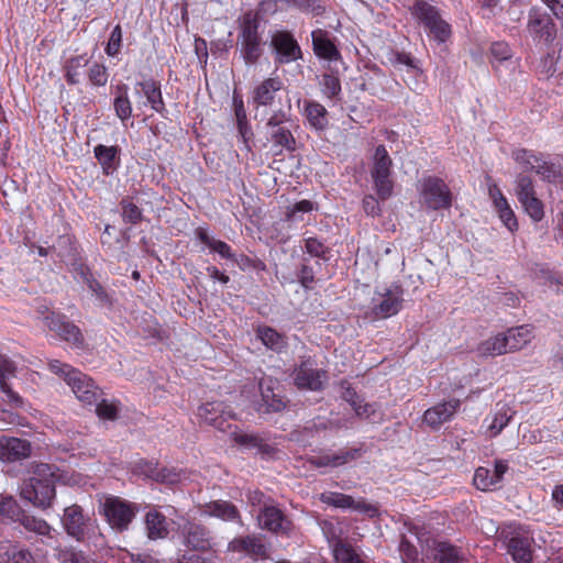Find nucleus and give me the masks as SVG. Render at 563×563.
Returning a JSON list of instances; mask_svg holds the SVG:
<instances>
[{
  "mask_svg": "<svg viewBox=\"0 0 563 563\" xmlns=\"http://www.w3.org/2000/svg\"><path fill=\"white\" fill-rule=\"evenodd\" d=\"M236 23L240 55L246 65H256L264 55L266 46L262 15L250 9L238 18Z\"/></svg>",
  "mask_w": 563,
  "mask_h": 563,
  "instance_id": "f257e3e1",
  "label": "nucleus"
},
{
  "mask_svg": "<svg viewBox=\"0 0 563 563\" xmlns=\"http://www.w3.org/2000/svg\"><path fill=\"white\" fill-rule=\"evenodd\" d=\"M294 123L291 115V106L287 109H278L268 117L266 126V139L271 143V150L274 156H279L284 152L292 153L297 150V141L292 133Z\"/></svg>",
  "mask_w": 563,
  "mask_h": 563,
  "instance_id": "f03ea898",
  "label": "nucleus"
},
{
  "mask_svg": "<svg viewBox=\"0 0 563 563\" xmlns=\"http://www.w3.org/2000/svg\"><path fill=\"white\" fill-rule=\"evenodd\" d=\"M412 16L423 25L427 35L438 45L446 43L452 35L451 25L442 18L440 10L424 0H416L410 8Z\"/></svg>",
  "mask_w": 563,
  "mask_h": 563,
  "instance_id": "7ed1b4c3",
  "label": "nucleus"
},
{
  "mask_svg": "<svg viewBox=\"0 0 563 563\" xmlns=\"http://www.w3.org/2000/svg\"><path fill=\"white\" fill-rule=\"evenodd\" d=\"M501 534L507 552L515 563H532L534 539L528 527L519 523L509 525Z\"/></svg>",
  "mask_w": 563,
  "mask_h": 563,
  "instance_id": "20e7f679",
  "label": "nucleus"
},
{
  "mask_svg": "<svg viewBox=\"0 0 563 563\" xmlns=\"http://www.w3.org/2000/svg\"><path fill=\"white\" fill-rule=\"evenodd\" d=\"M393 161L385 147L380 144L376 146L373 156V166L371 169V176L374 184V189L377 194L378 199L385 201L389 199L394 190V181L391 176Z\"/></svg>",
  "mask_w": 563,
  "mask_h": 563,
  "instance_id": "39448f33",
  "label": "nucleus"
},
{
  "mask_svg": "<svg viewBox=\"0 0 563 563\" xmlns=\"http://www.w3.org/2000/svg\"><path fill=\"white\" fill-rule=\"evenodd\" d=\"M423 205L430 210L449 209L453 195L445 181L437 176H426L419 181Z\"/></svg>",
  "mask_w": 563,
  "mask_h": 563,
  "instance_id": "423d86ee",
  "label": "nucleus"
},
{
  "mask_svg": "<svg viewBox=\"0 0 563 563\" xmlns=\"http://www.w3.org/2000/svg\"><path fill=\"white\" fill-rule=\"evenodd\" d=\"M20 495L34 507L47 509L56 495L54 481L32 476L22 483Z\"/></svg>",
  "mask_w": 563,
  "mask_h": 563,
  "instance_id": "0eeeda50",
  "label": "nucleus"
},
{
  "mask_svg": "<svg viewBox=\"0 0 563 563\" xmlns=\"http://www.w3.org/2000/svg\"><path fill=\"white\" fill-rule=\"evenodd\" d=\"M139 508L135 504L117 496L106 498L103 515L112 529L122 532L134 519Z\"/></svg>",
  "mask_w": 563,
  "mask_h": 563,
  "instance_id": "6e6552de",
  "label": "nucleus"
},
{
  "mask_svg": "<svg viewBox=\"0 0 563 563\" xmlns=\"http://www.w3.org/2000/svg\"><path fill=\"white\" fill-rule=\"evenodd\" d=\"M44 323L49 331L74 349L82 350L85 347V336L80 328L69 321L66 314L51 311L45 316Z\"/></svg>",
  "mask_w": 563,
  "mask_h": 563,
  "instance_id": "1a4fd4ad",
  "label": "nucleus"
},
{
  "mask_svg": "<svg viewBox=\"0 0 563 563\" xmlns=\"http://www.w3.org/2000/svg\"><path fill=\"white\" fill-rule=\"evenodd\" d=\"M328 378L327 371L319 369L313 357L301 358L294 369V383L299 389L319 391Z\"/></svg>",
  "mask_w": 563,
  "mask_h": 563,
  "instance_id": "9d476101",
  "label": "nucleus"
},
{
  "mask_svg": "<svg viewBox=\"0 0 563 563\" xmlns=\"http://www.w3.org/2000/svg\"><path fill=\"white\" fill-rule=\"evenodd\" d=\"M271 46L274 52V60L277 65L289 64L302 58L300 45L294 34L287 30L273 33Z\"/></svg>",
  "mask_w": 563,
  "mask_h": 563,
  "instance_id": "9b49d317",
  "label": "nucleus"
},
{
  "mask_svg": "<svg viewBox=\"0 0 563 563\" xmlns=\"http://www.w3.org/2000/svg\"><path fill=\"white\" fill-rule=\"evenodd\" d=\"M198 417L205 423L220 431L231 428V420H235V413L222 401H209L198 408Z\"/></svg>",
  "mask_w": 563,
  "mask_h": 563,
  "instance_id": "f8f14e48",
  "label": "nucleus"
},
{
  "mask_svg": "<svg viewBox=\"0 0 563 563\" xmlns=\"http://www.w3.org/2000/svg\"><path fill=\"white\" fill-rule=\"evenodd\" d=\"M278 385V382L271 377H264L260 380L261 401L256 406L258 413L280 412L286 408L287 400L285 396L276 391Z\"/></svg>",
  "mask_w": 563,
  "mask_h": 563,
  "instance_id": "ddd939ff",
  "label": "nucleus"
},
{
  "mask_svg": "<svg viewBox=\"0 0 563 563\" xmlns=\"http://www.w3.org/2000/svg\"><path fill=\"white\" fill-rule=\"evenodd\" d=\"M258 523L276 536L290 537L294 530L292 521L276 506H264L258 514Z\"/></svg>",
  "mask_w": 563,
  "mask_h": 563,
  "instance_id": "4468645a",
  "label": "nucleus"
},
{
  "mask_svg": "<svg viewBox=\"0 0 563 563\" xmlns=\"http://www.w3.org/2000/svg\"><path fill=\"white\" fill-rule=\"evenodd\" d=\"M66 384L71 388L77 399L86 406L95 405L103 394L93 379L79 369L70 374Z\"/></svg>",
  "mask_w": 563,
  "mask_h": 563,
  "instance_id": "2eb2a0df",
  "label": "nucleus"
},
{
  "mask_svg": "<svg viewBox=\"0 0 563 563\" xmlns=\"http://www.w3.org/2000/svg\"><path fill=\"white\" fill-rule=\"evenodd\" d=\"M380 296V300L372 307L373 314L378 319H387L396 316L402 308L404 303V289L400 285H394L390 288L384 289L383 292L376 291Z\"/></svg>",
  "mask_w": 563,
  "mask_h": 563,
  "instance_id": "dca6fc26",
  "label": "nucleus"
},
{
  "mask_svg": "<svg viewBox=\"0 0 563 563\" xmlns=\"http://www.w3.org/2000/svg\"><path fill=\"white\" fill-rule=\"evenodd\" d=\"M428 558L431 563H470L466 550L449 540H433Z\"/></svg>",
  "mask_w": 563,
  "mask_h": 563,
  "instance_id": "f3484780",
  "label": "nucleus"
},
{
  "mask_svg": "<svg viewBox=\"0 0 563 563\" xmlns=\"http://www.w3.org/2000/svg\"><path fill=\"white\" fill-rule=\"evenodd\" d=\"M527 31L533 41L539 42H552L556 35V26L552 18L538 9L529 11Z\"/></svg>",
  "mask_w": 563,
  "mask_h": 563,
  "instance_id": "a211bd4d",
  "label": "nucleus"
},
{
  "mask_svg": "<svg viewBox=\"0 0 563 563\" xmlns=\"http://www.w3.org/2000/svg\"><path fill=\"white\" fill-rule=\"evenodd\" d=\"M184 543L192 551H214V539L208 527L202 523L187 522L183 527Z\"/></svg>",
  "mask_w": 563,
  "mask_h": 563,
  "instance_id": "6ab92c4d",
  "label": "nucleus"
},
{
  "mask_svg": "<svg viewBox=\"0 0 563 563\" xmlns=\"http://www.w3.org/2000/svg\"><path fill=\"white\" fill-rule=\"evenodd\" d=\"M90 521V517L85 515L82 508L78 505H71L64 509V516L62 518L63 527L66 533L76 541L80 542L85 540Z\"/></svg>",
  "mask_w": 563,
  "mask_h": 563,
  "instance_id": "aec40b11",
  "label": "nucleus"
},
{
  "mask_svg": "<svg viewBox=\"0 0 563 563\" xmlns=\"http://www.w3.org/2000/svg\"><path fill=\"white\" fill-rule=\"evenodd\" d=\"M227 550L228 552L245 554L255 561L266 560L269 556L267 545L256 534L233 538L228 543Z\"/></svg>",
  "mask_w": 563,
  "mask_h": 563,
  "instance_id": "412c9836",
  "label": "nucleus"
},
{
  "mask_svg": "<svg viewBox=\"0 0 563 563\" xmlns=\"http://www.w3.org/2000/svg\"><path fill=\"white\" fill-rule=\"evenodd\" d=\"M319 499L328 506L341 509L358 510L361 512L368 514L369 516H375L378 511L376 506L367 504L365 499L361 498L355 500L352 496L343 493L324 492L320 495Z\"/></svg>",
  "mask_w": 563,
  "mask_h": 563,
  "instance_id": "4be33fe9",
  "label": "nucleus"
},
{
  "mask_svg": "<svg viewBox=\"0 0 563 563\" xmlns=\"http://www.w3.org/2000/svg\"><path fill=\"white\" fill-rule=\"evenodd\" d=\"M283 87V80L278 76L263 79L252 90V103L256 109L260 107H273L276 96Z\"/></svg>",
  "mask_w": 563,
  "mask_h": 563,
  "instance_id": "5701e85b",
  "label": "nucleus"
},
{
  "mask_svg": "<svg viewBox=\"0 0 563 563\" xmlns=\"http://www.w3.org/2000/svg\"><path fill=\"white\" fill-rule=\"evenodd\" d=\"M514 161L527 170H534L544 178L554 176L553 165L545 162L543 157L533 151L527 148H517L512 151Z\"/></svg>",
  "mask_w": 563,
  "mask_h": 563,
  "instance_id": "b1692460",
  "label": "nucleus"
},
{
  "mask_svg": "<svg viewBox=\"0 0 563 563\" xmlns=\"http://www.w3.org/2000/svg\"><path fill=\"white\" fill-rule=\"evenodd\" d=\"M460 407L461 401L456 398L437 404L424 411L423 422L431 429L438 430L444 422L450 421L454 417Z\"/></svg>",
  "mask_w": 563,
  "mask_h": 563,
  "instance_id": "393cba45",
  "label": "nucleus"
},
{
  "mask_svg": "<svg viewBox=\"0 0 563 563\" xmlns=\"http://www.w3.org/2000/svg\"><path fill=\"white\" fill-rule=\"evenodd\" d=\"M31 443L25 439L1 435L0 437V461L16 462L29 457Z\"/></svg>",
  "mask_w": 563,
  "mask_h": 563,
  "instance_id": "a878e982",
  "label": "nucleus"
},
{
  "mask_svg": "<svg viewBox=\"0 0 563 563\" xmlns=\"http://www.w3.org/2000/svg\"><path fill=\"white\" fill-rule=\"evenodd\" d=\"M201 515L242 525V516L239 508L229 500L217 499L206 503L201 506Z\"/></svg>",
  "mask_w": 563,
  "mask_h": 563,
  "instance_id": "bb28decb",
  "label": "nucleus"
},
{
  "mask_svg": "<svg viewBox=\"0 0 563 563\" xmlns=\"http://www.w3.org/2000/svg\"><path fill=\"white\" fill-rule=\"evenodd\" d=\"M302 115L308 126L316 132H323L329 126V112L325 107L316 100H303Z\"/></svg>",
  "mask_w": 563,
  "mask_h": 563,
  "instance_id": "cd10ccee",
  "label": "nucleus"
},
{
  "mask_svg": "<svg viewBox=\"0 0 563 563\" xmlns=\"http://www.w3.org/2000/svg\"><path fill=\"white\" fill-rule=\"evenodd\" d=\"M20 525L30 532H33L40 537L45 538L43 541L46 545H52L53 542H56L55 529L43 518L35 517L29 514H22L19 519Z\"/></svg>",
  "mask_w": 563,
  "mask_h": 563,
  "instance_id": "c85d7f7f",
  "label": "nucleus"
},
{
  "mask_svg": "<svg viewBox=\"0 0 563 563\" xmlns=\"http://www.w3.org/2000/svg\"><path fill=\"white\" fill-rule=\"evenodd\" d=\"M232 440L241 446L246 449H255L262 455H272L275 453V448L267 443L266 440L257 433L234 431L232 432Z\"/></svg>",
  "mask_w": 563,
  "mask_h": 563,
  "instance_id": "c756f323",
  "label": "nucleus"
},
{
  "mask_svg": "<svg viewBox=\"0 0 563 563\" xmlns=\"http://www.w3.org/2000/svg\"><path fill=\"white\" fill-rule=\"evenodd\" d=\"M515 411L506 404L496 406V410L487 416L484 423H487V432L490 438H495L509 424Z\"/></svg>",
  "mask_w": 563,
  "mask_h": 563,
  "instance_id": "7c9ffc66",
  "label": "nucleus"
},
{
  "mask_svg": "<svg viewBox=\"0 0 563 563\" xmlns=\"http://www.w3.org/2000/svg\"><path fill=\"white\" fill-rule=\"evenodd\" d=\"M507 340V353L519 351L531 342L533 338V328L529 324L508 329L503 333Z\"/></svg>",
  "mask_w": 563,
  "mask_h": 563,
  "instance_id": "2f4dec72",
  "label": "nucleus"
},
{
  "mask_svg": "<svg viewBox=\"0 0 563 563\" xmlns=\"http://www.w3.org/2000/svg\"><path fill=\"white\" fill-rule=\"evenodd\" d=\"M137 86L141 87L147 102L155 112L162 114L166 111V104L163 99L159 81L150 78L147 80L139 82Z\"/></svg>",
  "mask_w": 563,
  "mask_h": 563,
  "instance_id": "473e14b6",
  "label": "nucleus"
},
{
  "mask_svg": "<svg viewBox=\"0 0 563 563\" xmlns=\"http://www.w3.org/2000/svg\"><path fill=\"white\" fill-rule=\"evenodd\" d=\"M119 152L120 150L118 146H107L99 144L95 147V157L101 165L104 175H110L118 168L120 163Z\"/></svg>",
  "mask_w": 563,
  "mask_h": 563,
  "instance_id": "72a5a7b5",
  "label": "nucleus"
},
{
  "mask_svg": "<svg viewBox=\"0 0 563 563\" xmlns=\"http://www.w3.org/2000/svg\"><path fill=\"white\" fill-rule=\"evenodd\" d=\"M195 235L211 252L218 253L222 258L234 260L232 247L227 242L212 238L206 228L198 227L195 230Z\"/></svg>",
  "mask_w": 563,
  "mask_h": 563,
  "instance_id": "f704fd0d",
  "label": "nucleus"
},
{
  "mask_svg": "<svg viewBox=\"0 0 563 563\" xmlns=\"http://www.w3.org/2000/svg\"><path fill=\"white\" fill-rule=\"evenodd\" d=\"M113 109L115 115L125 122L132 117V102L129 97V87L125 84H119L114 89Z\"/></svg>",
  "mask_w": 563,
  "mask_h": 563,
  "instance_id": "c9c22d12",
  "label": "nucleus"
},
{
  "mask_svg": "<svg viewBox=\"0 0 563 563\" xmlns=\"http://www.w3.org/2000/svg\"><path fill=\"white\" fill-rule=\"evenodd\" d=\"M256 335L267 349L277 353H280L287 347V338L271 327H258Z\"/></svg>",
  "mask_w": 563,
  "mask_h": 563,
  "instance_id": "e433bc0d",
  "label": "nucleus"
},
{
  "mask_svg": "<svg viewBox=\"0 0 563 563\" xmlns=\"http://www.w3.org/2000/svg\"><path fill=\"white\" fill-rule=\"evenodd\" d=\"M147 536L152 540L165 538L168 534L166 517L157 510L148 511L145 516Z\"/></svg>",
  "mask_w": 563,
  "mask_h": 563,
  "instance_id": "4c0bfd02",
  "label": "nucleus"
},
{
  "mask_svg": "<svg viewBox=\"0 0 563 563\" xmlns=\"http://www.w3.org/2000/svg\"><path fill=\"white\" fill-rule=\"evenodd\" d=\"M89 59L86 55H76L68 58L64 66V77L68 85H78L82 75V69L88 65Z\"/></svg>",
  "mask_w": 563,
  "mask_h": 563,
  "instance_id": "58836bf2",
  "label": "nucleus"
},
{
  "mask_svg": "<svg viewBox=\"0 0 563 563\" xmlns=\"http://www.w3.org/2000/svg\"><path fill=\"white\" fill-rule=\"evenodd\" d=\"M476 352L483 357L503 355L507 353V340L504 339L503 333H498L482 341L477 345Z\"/></svg>",
  "mask_w": 563,
  "mask_h": 563,
  "instance_id": "ea45409f",
  "label": "nucleus"
},
{
  "mask_svg": "<svg viewBox=\"0 0 563 563\" xmlns=\"http://www.w3.org/2000/svg\"><path fill=\"white\" fill-rule=\"evenodd\" d=\"M82 282L87 285L89 290L96 296L100 303L111 306V298L102 287V285L93 277L88 266L80 264L79 272Z\"/></svg>",
  "mask_w": 563,
  "mask_h": 563,
  "instance_id": "a19ab883",
  "label": "nucleus"
},
{
  "mask_svg": "<svg viewBox=\"0 0 563 563\" xmlns=\"http://www.w3.org/2000/svg\"><path fill=\"white\" fill-rule=\"evenodd\" d=\"M0 563H35V560L29 549L16 543H8L4 551L0 553Z\"/></svg>",
  "mask_w": 563,
  "mask_h": 563,
  "instance_id": "79ce46f5",
  "label": "nucleus"
},
{
  "mask_svg": "<svg viewBox=\"0 0 563 563\" xmlns=\"http://www.w3.org/2000/svg\"><path fill=\"white\" fill-rule=\"evenodd\" d=\"M312 44L316 55L321 58L336 60L341 56L334 43L322 33L319 35L312 33Z\"/></svg>",
  "mask_w": 563,
  "mask_h": 563,
  "instance_id": "37998d69",
  "label": "nucleus"
},
{
  "mask_svg": "<svg viewBox=\"0 0 563 563\" xmlns=\"http://www.w3.org/2000/svg\"><path fill=\"white\" fill-rule=\"evenodd\" d=\"M53 250L57 251V256L64 262L75 261L79 255L76 240L68 234L59 235Z\"/></svg>",
  "mask_w": 563,
  "mask_h": 563,
  "instance_id": "c03bdc74",
  "label": "nucleus"
},
{
  "mask_svg": "<svg viewBox=\"0 0 563 563\" xmlns=\"http://www.w3.org/2000/svg\"><path fill=\"white\" fill-rule=\"evenodd\" d=\"M333 556L336 563H364L356 550L343 540L333 544Z\"/></svg>",
  "mask_w": 563,
  "mask_h": 563,
  "instance_id": "a18cd8bd",
  "label": "nucleus"
},
{
  "mask_svg": "<svg viewBox=\"0 0 563 563\" xmlns=\"http://www.w3.org/2000/svg\"><path fill=\"white\" fill-rule=\"evenodd\" d=\"M121 217L126 224H139L143 219L142 209L135 205L130 197H124L120 201Z\"/></svg>",
  "mask_w": 563,
  "mask_h": 563,
  "instance_id": "49530a36",
  "label": "nucleus"
},
{
  "mask_svg": "<svg viewBox=\"0 0 563 563\" xmlns=\"http://www.w3.org/2000/svg\"><path fill=\"white\" fill-rule=\"evenodd\" d=\"M316 209L312 201L302 199L292 206L286 208L283 221L285 222H299L303 221V213H309Z\"/></svg>",
  "mask_w": 563,
  "mask_h": 563,
  "instance_id": "de8ad7c7",
  "label": "nucleus"
},
{
  "mask_svg": "<svg viewBox=\"0 0 563 563\" xmlns=\"http://www.w3.org/2000/svg\"><path fill=\"white\" fill-rule=\"evenodd\" d=\"M473 484L482 492L493 490L498 486L497 483H495L492 471L484 466H479L475 470Z\"/></svg>",
  "mask_w": 563,
  "mask_h": 563,
  "instance_id": "09e8293b",
  "label": "nucleus"
},
{
  "mask_svg": "<svg viewBox=\"0 0 563 563\" xmlns=\"http://www.w3.org/2000/svg\"><path fill=\"white\" fill-rule=\"evenodd\" d=\"M320 85L323 96L328 99H338L341 95V81L334 74H323Z\"/></svg>",
  "mask_w": 563,
  "mask_h": 563,
  "instance_id": "8fccbe9b",
  "label": "nucleus"
},
{
  "mask_svg": "<svg viewBox=\"0 0 563 563\" xmlns=\"http://www.w3.org/2000/svg\"><path fill=\"white\" fill-rule=\"evenodd\" d=\"M132 472L151 479H164L163 476L158 475V463L145 459H140L139 461L134 462Z\"/></svg>",
  "mask_w": 563,
  "mask_h": 563,
  "instance_id": "3c124183",
  "label": "nucleus"
},
{
  "mask_svg": "<svg viewBox=\"0 0 563 563\" xmlns=\"http://www.w3.org/2000/svg\"><path fill=\"white\" fill-rule=\"evenodd\" d=\"M490 63L495 65V63H503L511 59L512 49L509 44L505 41H497L492 43L490 48Z\"/></svg>",
  "mask_w": 563,
  "mask_h": 563,
  "instance_id": "603ef678",
  "label": "nucleus"
},
{
  "mask_svg": "<svg viewBox=\"0 0 563 563\" xmlns=\"http://www.w3.org/2000/svg\"><path fill=\"white\" fill-rule=\"evenodd\" d=\"M537 195L532 178L525 174H519L516 179V196L521 202L522 200Z\"/></svg>",
  "mask_w": 563,
  "mask_h": 563,
  "instance_id": "864d4df0",
  "label": "nucleus"
},
{
  "mask_svg": "<svg viewBox=\"0 0 563 563\" xmlns=\"http://www.w3.org/2000/svg\"><path fill=\"white\" fill-rule=\"evenodd\" d=\"M305 252L312 257L327 260L330 249L322 240L310 236L305 239Z\"/></svg>",
  "mask_w": 563,
  "mask_h": 563,
  "instance_id": "5fc2aeb1",
  "label": "nucleus"
},
{
  "mask_svg": "<svg viewBox=\"0 0 563 563\" xmlns=\"http://www.w3.org/2000/svg\"><path fill=\"white\" fill-rule=\"evenodd\" d=\"M520 203L533 221L539 222L544 217L543 202L537 197V195L522 200Z\"/></svg>",
  "mask_w": 563,
  "mask_h": 563,
  "instance_id": "6e6d98bb",
  "label": "nucleus"
},
{
  "mask_svg": "<svg viewBox=\"0 0 563 563\" xmlns=\"http://www.w3.org/2000/svg\"><path fill=\"white\" fill-rule=\"evenodd\" d=\"M56 559L62 563H89L85 553L74 548L57 549Z\"/></svg>",
  "mask_w": 563,
  "mask_h": 563,
  "instance_id": "4d7b16f0",
  "label": "nucleus"
},
{
  "mask_svg": "<svg viewBox=\"0 0 563 563\" xmlns=\"http://www.w3.org/2000/svg\"><path fill=\"white\" fill-rule=\"evenodd\" d=\"M88 78L91 85L103 87L108 82L109 73L103 64L93 63L88 68Z\"/></svg>",
  "mask_w": 563,
  "mask_h": 563,
  "instance_id": "13d9d810",
  "label": "nucleus"
},
{
  "mask_svg": "<svg viewBox=\"0 0 563 563\" xmlns=\"http://www.w3.org/2000/svg\"><path fill=\"white\" fill-rule=\"evenodd\" d=\"M97 416L102 420H115L119 415V407L114 401H108L106 399H101L97 401L95 405Z\"/></svg>",
  "mask_w": 563,
  "mask_h": 563,
  "instance_id": "bf43d9fd",
  "label": "nucleus"
},
{
  "mask_svg": "<svg viewBox=\"0 0 563 563\" xmlns=\"http://www.w3.org/2000/svg\"><path fill=\"white\" fill-rule=\"evenodd\" d=\"M122 47V29L120 24H117L110 33L108 43L104 52L110 57H115Z\"/></svg>",
  "mask_w": 563,
  "mask_h": 563,
  "instance_id": "052dcab7",
  "label": "nucleus"
},
{
  "mask_svg": "<svg viewBox=\"0 0 563 563\" xmlns=\"http://www.w3.org/2000/svg\"><path fill=\"white\" fill-rule=\"evenodd\" d=\"M355 415L372 422H378L382 420V413L378 412L376 404H362L360 402L354 409Z\"/></svg>",
  "mask_w": 563,
  "mask_h": 563,
  "instance_id": "680f3d73",
  "label": "nucleus"
},
{
  "mask_svg": "<svg viewBox=\"0 0 563 563\" xmlns=\"http://www.w3.org/2000/svg\"><path fill=\"white\" fill-rule=\"evenodd\" d=\"M399 552L404 563H417L419 556L418 549L405 536L401 537Z\"/></svg>",
  "mask_w": 563,
  "mask_h": 563,
  "instance_id": "e2e57ef3",
  "label": "nucleus"
},
{
  "mask_svg": "<svg viewBox=\"0 0 563 563\" xmlns=\"http://www.w3.org/2000/svg\"><path fill=\"white\" fill-rule=\"evenodd\" d=\"M340 387H341L342 399H344L346 402H349L353 409L360 402H362V399L360 398L355 388L352 386V384L349 380H346V379L341 380Z\"/></svg>",
  "mask_w": 563,
  "mask_h": 563,
  "instance_id": "0e129e2a",
  "label": "nucleus"
},
{
  "mask_svg": "<svg viewBox=\"0 0 563 563\" xmlns=\"http://www.w3.org/2000/svg\"><path fill=\"white\" fill-rule=\"evenodd\" d=\"M1 391L5 395L3 400L8 402L12 408L19 409L24 407V399L14 391L8 383L0 385Z\"/></svg>",
  "mask_w": 563,
  "mask_h": 563,
  "instance_id": "69168bd1",
  "label": "nucleus"
},
{
  "mask_svg": "<svg viewBox=\"0 0 563 563\" xmlns=\"http://www.w3.org/2000/svg\"><path fill=\"white\" fill-rule=\"evenodd\" d=\"M16 373L15 364L5 356L0 355V385L8 383L11 377Z\"/></svg>",
  "mask_w": 563,
  "mask_h": 563,
  "instance_id": "338daca9",
  "label": "nucleus"
},
{
  "mask_svg": "<svg viewBox=\"0 0 563 563\" xmlns=\"http://www.w3.org/2000/svg\"><path fill=\"white\" fill-rule=\"evenodd\" d=\"M48 368L54 374L63 377L66 383L68 382V377L70 376V374H73V372H76V369H77V368H74L71 365L63 363L58 360L49 361Z\"/></svg>",
  "mask_w": 563,
  "mask_h": 563,
  "instance_id": "774afa93",
  "label": "nucleus"
}]
</instances>
